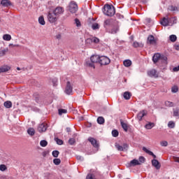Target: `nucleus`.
Returning <instances> with one entry per match:
<instances>
[{"instance_id": "1", "label": "nucleus", "mask_w": 179, "mask_h": 179, "mask_svg": "<svg viewBox=\"0 0 179 179\" xmlns=\"http://www.w3.org/2000/svg\"><path fill=\"white\" fill-rule=\"evenodd\" d=\"M103 15L106 16H114L115 15V8L113 6L109 4H106L103 6Z\"/></svg>"}, {"instance_id": "2", "label": "nucleus", "mask_w": 179, "mask_h": 179, "mask_svg": "<svg viewBox=\"0 0 179 179\" xmlns=\"http://www.w3.org/2000/svg\"><path fill=\"white\" fill-rule=\"evenodd\" d=\"M100 56L99 55H92L90 57V62H87V66H90V68H93L94 69V64H97V62L100 63Z\"/></svg>"}, {"instance_id": "3", "label": "nucleus", "mask_w": 179, "mask_h": 179, "mask_svg": "<svg viewBox=\"0 0 179 179\" xmlns=\"http://www.w3.org/2000/svg\"><path fill=\"white\" fill-rule=\"evenodd\" d=\"M68 10L71 13H76L78 12V4L75 1H71L68 6Z\"/></svg>"}, {"instance_id": "4", "label": "nucleus", "mask_w": 179, "mask_h": 179, "mask_svg": "<svg viewBox=\"0 0 179 179\" xmlns=\"http://www.w3.org/2000/svg\"><path fill=\"white\" fill-rule=\"evenodd\" d=\"M58 17H59L54 13H49L48 15V20L50 23H55L58 20Z\"/></svg>"}, {"instance_id": "5", "label": "nucleus", "mask_w": 179, "mask_h": 179, "mask_svg": "<svg viewBox=\"0 0 179 179\" xmlns=\"http://www.w3.org/2000/svg\"><path fill=\"white\" fill-rule=\"evenodd\" d=\"M115 146L119 152H125L126 150H128L129 145L127 143H124L123 145H120L118 143H115Z\"/></svg>"}, {"instance_id": "6", "label": "nucleus", "mask_w": 179, "mask_h": 179, "mask_svg": "<svg viewBox=\"0 0 179 179\" xmlns=\"http://www.w3.org/2000/svg\"><path fill=\"white\" fill-rule=\"evenodd\" d=\"M111 62V60H110V58L106 56H101L99 59V64L101 65H108Z\"/></svg>"}, {"instance_id": "7", "label": "nucleus", "mask_w": 179, "mask_h": 179, "mask_svg": "<svg viewBox=\"0 0 179 179\" xmlns=\"http://www.w3.org/2000/svg\"><path fill=\"white\" fill-rule=\"evenodd\" d=\"M157 43V40L155 38V36H153L152 35L148 36L147 39V44H150L151 45H156Z\"/></svg>"}, {"instance_id": "8", "label": "nucleus", "mask_w": 179, "mask_h": 179, "mask_svg": "<svg viewBox=\"0 0 179 179\" xmlns=\"http://www.w3.org/2000/svg\"><path fill=\"white\" fill-rule=\"evenodd\" d=\"M64 12V8L61 7V6H58L54 10H53V13L54 15H56L57 17H59V16H61V15H62Z\"/></svg>"}, {"instance_id": "9", "label": "nucleus", "mask_w": 179, "mask_h": 179, "mask_svg": "<svg viewBox=\"0 0 179 179\" xmlns=\"http://www.w3.org/2000/svg\"><path fill=\"white\" fill-rule=\"evenodd\" d=\"M47 128H48V126L46 123H42L38 125V132H45L47 131Z\"/></svg>"}, {"instance_id": "10", "label": "nucleus", "mask_w": 179, "mask_h": 179, "mask_svg": "<svg viewBox=\"0 0 179 179\" xmlns=\"http://www.w3.org/2000/svg\"><path fill=\"white\" fill-rule=\"evenodd\" d=\"M72 90H73L72 85H71V83L68 81L66 83V86L65 90L66 94H72Z\"/></svg>"}, {"instance_id": "11", "label": "nucleus", "mask_w": 179, "mask_h": 179, "mask_svg": "<svg viewBox=\"0 0 179 179\" xmlns=\"http://www.w3.org/2000/svg\"><path fill=\"white\" fill-rule=\"evenodd\" d=\"M88 141L94 148H99V143L97 142V140L94 139V138L90 137Z\"/></svg>"}, {"instance_id": "12", "label": "nucleus", "mask_w": 179, "mask_h": 179, "mask_svg": "<svg viewBox=\"0 0 179 179\" xmlns=\"http://www.w3.org/2000/svg\"><path fill=\"white\" fill-rule=\"evenodd\" d=\"M160 23L162 26H164L165 27L167 26H170L169 17H164Z\"/></svg>"}, {"instance_id": "13", "label": "nucleus", "mask_w": 179, "mask_h": 179, "mask_svg": "<svg viewBox=\"0 0 179 179\" xmlns=\"http://www.w3.org/2000/svg\"><path fill=\"white\" fill-rule=\"evenodd\" d=\"M149 76L151 78H158L159 75L157 74V71L155 69L150 70L148 72Z\"/></svg>"}, {"instance_id": "14", "label": "nucleus", "mask_w": 179, "mask_h": 179, "mask_svg": "<svg viewBox=\"0 0 179 179\" xmlns=\"http://www.w3.org/2000/svg\"><path fill=\"white\" fill-rule=\"evenodd\" d=\"M152 164L154 167H155V169H157V170H159L161 165L160 162H159L157 159H152Z\"/></svg>"}, {"instance_id": "15", "label": "nucleus", "mask_w": 179, "mask_h": 179, "mask_svg": "<svg viewBox=\"0 0 179 179\" xmlns=\"http://www.w3.org/2000/svg\"><path fill=\"white\" fill-rule=\"evenodd\" d=\"M146 114H148V113L145 110H142L139 112L137 115V119L138 120V121H142V118H143V117H145Z\"/></svg>"}, {"instance_id": "16", "label": "nucleus", "mask_w": 179, "mask_h": 179, "mask_svg": "<svg viewBox=\"0 0 179 179\" xmlns=\"http://www.w3.org/2000/svg\"><path fill=\"white\" fill-rule=\"evenodd\" d=\"M1 4L6 8H8V6H12V3L9 0H2L1 1Z\"/></svg>"}, {"instance_id": "17", "label": "nucleus", "mask_w": 179, "mask_h": 179, "mask_svg": "<svg viewBox=\"0 0 179 179\" xmlns=\"http://www.w3.org/2000/svg\"><path fill=\"white\" fill-rule=\"evenodd\" d=\"M143 152H145V153H148V155H150V156H152V157L155 159H156V155H154L153 152L148 150V148H146V147H143Z\"/></svg>"}, {"instance_id": "18", "label": "nucleus", "mask_w": 179, "mask_h": 179, "mask_svg": "<svg viewBox=\"0 0 179 179\" xmlns=\"http://www.w3.org/2000/svg\"><path fill=\"white\" fill-rule=\"evenodd\" d=\"M113 24V20L111 19L106 20L103 22V27H109Z\"/></svg>"}, {"instance_id": "19", "label": "nucleus", "mask_w": 179, "mask_h": 179, "mask_svg": "<svg viewBox=\"0 0 179 179\" xmlns=\"http://www.w3.org/2000/svg\"><path fill=\"white\" fill-rule=\"evenodd\" d=\"M10 66H3L0 67V73H2L3 72H8V71H10Z\"/></svg>"}, {"instance_id": "20", "label": "nucleus", "mask_w": 179, "mask_h": 179, "mask_svg": "<svg viewBox=\"0 0 179 179\" xmlns=\"http://www.w3.org/2000/svg\"><path fill=\"white\" fill-rule=\"evenodd\" d=\"M141 165V163L138 159H133L130 162L129 166H139Z\"/></svg>"}, {"instance_id": "21", "label": "nucleus", "mask_w": 179, "mask_h": 179, "mask_svg": "<svg viewBox=\"0 0 179 179\" xmlns=\"http://www.w3.org/2000/svg\"><path fill=\"white\" fill-rule=\"evenodd\" d=\"M169 26H173V24H177V17H173L171 18H169Z\"/></svg>"}, {"instance_id": "22", "label": "nucleus", "mask_w": 179, "mask_h": 179, "mask_svg": "<svg viewBox=\"0 0 179 179\" xmlns=\"http://www.w3.org/2000/svg\"><path fill=\"white\" fill-rule=\"evenodd\" d=\"M159 59H160V54L159 53H156L153 55L152 57V61L155 64H156V62H157V61H159Z\"/></svg>"}, {"instance_id": "23", "label": "nucleus", "mask_w": 179, "mask_h": 179, "mask_svg": "<svg viewBox=\"0 0 179 179\" xmlns=\"http://www.w3.org/2000/svg\"><path fill=\"white\" fill-rule=\"evenodd\" d=\"M123 65H124V66L128 68L131 66V65H132V62L129 59H126L123 62Z\"/></svg>"}, {"instance_id": "24", "label": "nucleus", "mask_w": 179, "mask_h": 179, "mask_svg": "<svg viewBox=\"0 0 179 179\" xmlns=\"http://www.w3.org/2000/svg\"><path fill=\"white\" fill-rule=\"evenodd\" d=\"M120 124L122 125V127L123 128L124 131H125V132L128 131V124H127V123L124 122L122 120L120 121Z\"/></svg>"}, {"instance_id": "25", "label": "nucleus", "mask_w": 179, "mask_h": 179, "mask_svg": "<svg viewBox=\"0 0 179 179\" xmlns=\"http://www.w3.org/2000/svg\"><path fill=\"white\" fill-rule=\"evenodd\" d=\"M169 10H171V12H178L179 8L177 6H170Z\"/></svg>"}, {"instance_id": "26", "label": "nucleus", "mask_w": 179, "mask_h": 179, "mask_svg": "<svg viewBox=\"0 0 179 179\" xmlns=\"http://www.w3.org/2000/svg\"><path fill=\"white\" fill-rule=\"evenodd\" d=\"M155 127V123L153 122H148L147 124L145 125V128L146 129H152Z\"/></svg>"}, {"instance_id": "27", "label": "nucleus", "mask_w": 179, "mask_h": 179, "mask_svg": "<svg viewBox=\"0 0 179 179\" xmlns=\"http://www.w3.org/2000/svg\"><path fill=\"white\" fill-rule=\"evenodd\" d=\"M3 106L6 108H10L12 107V102L10 101H6L4 102Z\"/></svg>"}, {"instance_id": "28", "label": "nucleus", "mask_w": 179, "mask_h": 179, "mask_svg": "<svg viewBox=\"0 0 179 179\" xmlns=\"http://www.w3.org/2000/svg\"><path fill=\"white\" fill-rule=\"evenodd\" d=\"M123 96L125 100H129L131 99V93H129V92H125Z\"/></svg>"}, {"instance_id": "29", "label": "nucleus", "mask_w": 179, "mask_h": 179, "mask_svg": "<svg viewBox=\"0 0 179 179\" xmlns=\"http://www.w3.org/2000/svg\"><path fill=\"white\" fill-rule=\"evenodd\" d=\"M97 122H98V124H99L100 125H103V124H104V122H105V120H104V117H99L98 118H97Z\"/></svg>"}, {"instance_id": "30", "label": "nucleus", "mask_w": 179, "mask_h": 179, "mask_svg": "<svg viewBox=\"0 0 179 179\" xmlns=\"http://www.w3.org/2000/svg\"><path fill=\"white\" fill-rule=\"evenodd\" d=\"M27 134L30 135L31 136H33L34 134H36V131H34V129L33 128H29L27 130Z\"/></svg>"}, {"instance_id": "31", "label": "nucleus", "mask_w": 179, "mask_h": 179, "mask_svg": "<svg viewBox=\"0 0 179 179\" xmlns=\"http://www.w3.org/2000/svg\"><path fill=\"white\" fill-rule=\"evenodd\" d=\"M133 46L135 48H138V47H143V43L136 41V42H134Z\"/></svg>"}, {"instance_id": "32", "label": "nucleus", "mask_w": 179, "mask_h": 179, "mask_svg": "<svg viewBox=\"0 0 179 179\" xmlns=\"http://www.w3.org/2000/svg\"><path fill=\"white\" fill-rule=\"evenodd\" d=\"M3 38L6 41H10V40L12 39V36L9 34H5L3 35Z\"/></svg>"}, {"instance_id": "33", "label": "nucleus", "mask_w": 179, "mask_h": 179, "mask_svg": "<svg viewBox=\"0 0 179 179\" xmlns=\"http://www.w3.org/2000/svg\"><path fill=\"white\" fill-rule=\"evenodd\" d=\"M38 22L42 26H44V24H45V21L44 20V17H43V16L39 17Z\"/></svg>"}, {"instance_id": "34", "label": "nucleus", "mask_w": 179, "mask_h": 179, "mask_svg": "<svg viewBox=\"0 0 179 179\" xmlns=\"http://www.w3.org/2000/svg\"><path fill=\"white\" fill-rule=\"evenodd\" d=\"M169 40L172 42V43H176V41H177V36L176 35H171L169 36Z\"/></svg>"}, {"instance_id": "35", "label": "nucleus", "mask_w": 179, "mask_h": 179, "mask_svg": "<svg viewBox=\"0 0 179 179\" xmlns=\"http://www.w3.org/2000/svg\"><path fill=\"white\" fill-rule=\"evenodd\" d=\"M47 145H48V142H47V141H45V140L41 141L40 145L42 148H45V146H47Z\"/></svg>"}, {"instance_id": "36", "label": "nucleus", "mask_w": 179, "mask_h": 179, "mask_svg": "<svg viewBox=\"0 0 179 179\" xmlns=\"http://www.w3.org/2000/svg\"><path fill=\"white\" fill-rule=\"evenodd\" d=\"M53 163L55 164V166H59V164H61V159L55 158L53 159Z\"/></svg>"}, {"instance_id": "37", "label": "nucleus", "mask_w": 179, "mask_h": 179, "mask_svg": "<svg viewBox=\"0 0 179 179\" xmlns=\"http://www.w3.org/2000/svg\"><path fill=\"white\" fill-rule=\"evenodd\" d=\"M168 127L169 128L173 129L176 127V123H174V122L173 121H170L168 123Z\"/></svg>"}, {"instance_id": "38", "label": "nucleus", "mask_w": 179, "mask_h": 179, "mask_svg": "<svg viewBox=\"0 0 179 179\" xmlns=\"http://www.w3.org/2000/svg\"><path fill=\"white\" fill-rule=\"evenodd\" d=\"M92 27L93 30H97L98 29H100V25L97 23H94L92 24Z\"/></svg>"}, {"instance_id": "39", "label": "nucleus", "mask_w": 179, "mask_h": 179, "mask_svg": "<svg viewBox=\"0 0 179 179\" xmlns=\"http://www.w3.org/2000/svg\"><path fill=\"white\" fill-rule=\"evenodd\" d=\"M52 155L53 156V157H58V156H59V151L58 150L52 151Z\"/></svg>"}, {"instance_id": "40", "label": "nucleus", "mask_w": 179, "mask_h": 179, "mask_svg": "<svg viewBox=\"0 0 179 179\" xmlns=\"http://www.w3.org/2000/svg\"><path fill=\"white\" fill-rule=\"evenodd\" d=\"M6 170H8L6 165H5V164L0 165V171H6Z\"/></svg>"}, {"instance_id": "41", "label": "nucleus", "mask_w": 179, "mask_h": 179, "mask_svg": "<svg viewBox=\"0 0 179 179\" xmlns=\"http://www.w3.org/2000/svg\"><path fill=\"white\" fill-rule=\"evenodd\" d=\"M68 110L66 109H59V115H62V114H66Z\"/></svg>"}, {"instance_id": "42", "label": "nucleus", "mask_w": 179, "mask_h": 179, "mask_svg": "<svg viewBox=\"0 0 179 179\" xmlns=\"http://www.w3.org/2000/svg\"><path fill=\"white\" fill-rule=\"evenodd\" d=\"M55 141L57 143V145H64V141L58 138H55Z\"/></svg>"}, {"instance_id": "43", "label": "nucleus", "mask_w": 179, "mask_h": 179, "mask_svg": "<svg viewBox=\"0 0 179 179\" xmlns=\"http://www.w3.org/2000/svg\"><path fill=\"white\" fill-rule=\"evenodd\" d=\"M172 93H177L178 92V87L175 85L171 88Z\"/></svg>"}, {"instance_id": "44", "label": "nucleus", "mask_w": 179, "mask_h": 179, "mask_svg": "<svg viewBox=\"0 0 179 179\" xmlns=\"http://www.w3.org/2000/svg\"><path fill=\"white\" fill-rule=\"evenodd\" d=\"M119 30L120 28H118V27H115L111 30V33L112 34H115Z\"/></svg>"}, {"instance_id": "45", "label": "nucleus", "mask_w": 179, "mask_h": 179, "mask_svg": "<svg viewBox=\"0 0 179 179\" xmlns=\"http://www.w3.org/2000/svg\"><path fill=\"white\" fill-rule=\"evenodd\" d=\"M165 106L166 107H173V102L166 101H165Z\"/></svg>"}, {"instance_id": "46", "label": "nucleus", "mask_w": 179, "mask_h": 179, "mask_svg": "<svg viewBox=\"0 0 179 179\" xmlns=\"http://www.w3.org/2000/svg\"><path fill=\"white\" fill-rule=\"evenodd\" d=\"M112 135L114 138H117V136H118L119 135V133H118V131L117 130H113L112 131Z\"/></svg>"}, {"instance_id": "47", "label": "nucleus", "mask_w": 179, "mask_h": 179, "mask_svg": "<svg viewBox=\"0 0 179 179\" xmlns=\"http://www.w3.org/2000/svg\"><path fill=\"white\" fill-rule=\"evenodd\" d=\"M7 50H0V57H3V55H5V54H6L7 52Z\"/></svg>"}, {"instance_id": "48", "label": "nucleus", "mask_w": 179, "mask_h": 179, "mask_svg": "<svg viewBox=\"0 0 179 179\" xmlns=\"http://www.w3.org/2000/svg\"><path fill=\"white\" fill-rule=\"evenodd\" d=\"M76 142V141L75 140V138H70L69 140V145H74Z\"/></svg>"}, {"instance_id": "49", "label": "nucleus", "mask_w": 179, "mask_h": 179, "mask_svg": "<svg viewBox=\"0 0 179 179\" xmlns=\"http://www.w3.org/2000/svg\"><path fill=\"white\" fill-rule=\"evenodd\" d=\"M75 23H76L77 27H80V21L79 20V19L76 18Z\"/></svg>"}, {"instance_id": "50", "label": "nucleus", "mask_w": 179, "mask_h": 179, "mask_svg": "<svg viewBox=\"0 0 179 179\" xmlns=\"http://www.w3.org/2000/svg\"><path fill=\"white\" fill-rule=\"evenodd\" d=\"M161 146H167L169 145V143L166 141H161L160 143Z\"/></svg>"}, {"instance_id": "51", "label": "nucleus", "mask_w": 179, "mask_h": 179, "mask_svg": "<svg viewBox=\"0 0 179 179\" xmlns=\"http://www.w3.org/2000/svg\"><path fill=\"white\" fill-rule=\"evenodd\" d=\"M173 117H179V110L176 109L173 110Z\"/></svg>"}, {"instance_id": "52", "label": "nucleus", "mask_w": 179, "mask_h": 179, "mask_svg": "<svg viewBox=\"0 0 179 179\" xmlns=\"http://www.w3.org/2000/svg\"><path fill=\"white\" fill-rule=\"evenodd\" d=\"M100 40L98 38L94 37L92 38V43H94L95 44H97Z\"/></svg>"}, {"instance_id": "53", "label": "nucleus", "mask_w": 179, "mask_h": 179, "mask_svg": "<svg viewBox=\"0 0 179 179\" xmlns=\"http://www.w3.org/2000/svg\"><path fill=\"white\" fill-rule=\"evenodd\" d=\"M138 162H139V163H141V164L142 163H145V157H140L139 159H138Z\"/></svg>"}, {"instance_id": "54", "label": "nucleus", "mask_w": 179, "mask_h": 179, "mask_svg": "<svg viewBox=\"0 0 179 179\" xmlns=\"http://www.w3.org/2000/svg\"><path fill=\"white\" fill-rule=\"evenodd\" d=\"M76 159H77V160H80V162H83V160H85V158H83V157H82L80 155H77Z\"/></svg>"}, {"instance_id": "55", "label": "nucleus", "mask_w": 179, "mask_h": 179, "mask_svg": "<svg viewBox=\"0 0 179 179\" xmlns=\"http://www.w3.org/2000/svg\"><path fill=\"white\" fill-rule=\"evenodd\" d=\"M52 82L53 86H57V82H58V79H57V78H53V79L52 80Z\"/></svg>"}, {"instance_id": "56", "label": "nucleus", "mask_w": 179, "mask_h": 179, "mask_svg": "<svg viewBox=\"0 0 179 179\" xmlns=\"http://www.w3.org/2000/svg\"><path fill=\"white\" fill-rule=\"evenodd\" d=\"M55 38H57V40H61V38H62V35L61 34H57Z\"/></svg>"}, {"instance_id": "57", "label": "nucleus", "mask_w": 179, "mask_h": 179, "mask_svg": "<svg viewBox=\"0 0 179 179\" xmlns=\"http://www.w3.org/2000/svg\"><path fill=\"white\" fill-rule=\"evenodd\" d=\"M86 179H94V177L93 176V175L92 174H88L87 176V178H86Z\"/></svg>"}, {"instance_id": "58", "label": "nucleus", "mask_w": 179, "mask_h": 179, "mask_svg": "<svg viewBox=\"0 0 179 179\" xmlns=\"http://www.w3.org/2000/svg\"><path fill=\"white\" fill-rule=\"evenodd\" d=\"M173 72H178V71H179V65L178 66H176V67H174L173 69Z\"/></svg>"}, {"instance_id": "59", "label": "nucleus", "mask_w": 179, "mask_h": 179, "mask_svg": "<svg viewBox=\"0 0 179 179\" xmlns=\"http://www.w3.org/2000/svg\"><path fill=\"white\" fill-rule=\"evenodd\" d=\"M86 43H87V44H90V43H93L92 38H87V39L86 40Z\"/></svg>"}, {"instance_id": "60", "label": "nucleus", "mask_w": 179, "mask_h": 179, "mask_svg": "<svg viewBox=\"0 0 179 179\" xmlns=\"http://www.w3.org/2000/svg\"><path fill=\"white\" fill-rule=\"evenodd\" d=\"M162 59H163V61H164L166 63H167V57L164 56L162 57Z\"/></svg>"}, {"instance_id": "61", "label": "nucleus", "mask_w": 179, "mask_h": 179, "mask_svg": "<svg viewBox=\"0 0 179 179\" xmlns=\"http://www.w3.org/2000/svg\"><path fill=\"white\" fill-rule=\"evenodd\" d=\"M174 161H175L176 163H179V157H175V158H174Z\"/></svg>"}, {"instance_id": "62", "label": "nucleus", "mask_w": 179, "mask_h": 179, "mask_svg": "<svg viewBox=\"0 0 179 179\" xmlns=\"http://www.w3.org/2000/svg\"><path fill=\"white\" fill-rule=\"evenodd\" d=\"M143 3H148V0H141Z\"/></svg>"}, {"instance_id": "63", "label": "nucleus", "mask_w": 179, "mask_h": 179, "mask_svg": "<svg viewBox=\"0 0 179 179\" xmlns=\"http://www.w3.org/2000/svg\"><path fill=\"white\" fill-rule=\"evenodd\" d=\"M66 131H67V132H71V128L67 127V128H66Z\"/></svg>"}, {"instance_id": "64", "label": "nucleus", "mask_w": 179, "mask_h": 179, "mask_svg": "<svg viewBox=\"0 0 179 179\" xmlns=\"http://www.w3.org/2000/svg\"><path fill=\"white\" fill-rule=\"evenodd\" d=\"M13 45H13V43H10L9 47H14Z\"/></svg>"}]
</instances>
